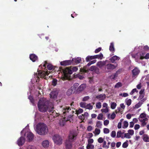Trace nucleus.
<instances>
[{
	"instance_id": "nucleus-1",
	"label": "nucleus",
	"mask_w": 149,
	"mask_h": 149,
	"mask_svg": "<svg viewBox=\"0 0 149 149\" xmlns=\"http://www.w3.org/2000/svg\"><path fill=\"white\" fill-rule=\"evenodd\" d=\"M62 112L63 115L66 116L62 120H60L59 124L61 126H63L65 125L66 122L69 121L70 119L72 118L74 111L71 110L70 107H65L63 109Z\"/></svg>"
},
{
	"instance_id": "nucleus-2",
	"label": "nucleus",
	"mask_w": 149,
	"mask_h": 149,
	"mask_svg": "<svg viewBox=\"0 0 149 149\" xmlns=\"http://www.w3.org/2000/svg\"><path fill=\"white\" fill-rule=\"evenodd\" d=\"M39 110L42 112H45L48 111V102L44 100H40L38 104Z\"/></svg>"
},
{
	"instance_id": "nucleus-3",
	"label": "nucleus",
	"mask_w": 149,
	"mask_h": 149,
	"mask_svg": "<svg viewBox=\"0 0 149 149\" xmlns=\"http://www.w3.org/2000/svg\"><path fill=\"white\" fill-rule=\"evenodd\" d=\"M37 132L39 135H44L48 132L47 127L44 123L39 124L37 125Z\"/></svg>"
},
{
	"instance_id": "nucleus-4",
	"label": "nucleus",
	"mask_w": 149,
	"mask_h": 149,
	"mask_svg": "<svg viewBox=\"0 0 149 149\" xmlns=\"http://www.w3.org/2000/svg\"><path fill=\"white\" fill-rule=\"evenodd\" d=\"M59 69L61 71L63 72L64 79H68L70 78V75L72 73V71L70 68H66L64 69L60 68Z\"/></svg>"
},
{
	"instance_id": "nucleus-5",
	"label": "nucleus",
	"mask_w": 149,
	"mask_h": 149,
	"mask_svg": "<svg viewBox=\"0 0 149 149\" xmlns=\"http://www.w3.org/2000/svg\"><path fill=\"white\" fill-rule=\"evenodd\" d=\"M53 139L54 143L57 145H60L62 143V138L58 134L54 135L53 137Z\"/></svg>"
},
{
	"instance_id": "nucleus-6",
	"label": "nucleus",
	"mask_w": 149,
	"mask_h": 149,
	"mask_svg": "<svg viewBox=\"0 0 149 149\" xmlns=\"http://www.w3.org/2000/svg\"><path fill=\"white\" fill-rule=\"evenodd\" d=\"M116 67L117 66H116L113 64L108 63L106 65L105 69L107 72H109L115 69Z\"/></svg>"
},
{
	"instance_id": "nucleus-7",
	"label": "nucleus",
	"mask_w": 149,
	"mask_h": 149,
	"mask_svg": "<svg viewBox=\"0 0 149 149\" xmlns=\"http://www.w3.org/2000/svg\"><path fill=\"white\" fill-rule=\"evenodd\" d=\"M77 136V134L75 132H71L69 135L68 139L67 140L73 142L74 140H76Z\"/></svg>"
},
{
	"instance_id": "nucleus-8",
	"label": "nucleus",
	"mask_w": 149,
	"mask_h": 149,
	"mask_svg": "<svg viewBox=\"0 0 149 149\" xmlns=\"http://www.w3.org/2000/svg\"><path fill=\"white\" fill-rule=\"evenodd\" d=\"M140 70L139 68L135 67L132 71V77H136L139 74L140 72Z\"/></svg>"
},
{
	"instance_id": "nucleus-9",
	"label": "nucleus",
	"mask_w": 149,
	"mask_h": 149,
	"mask_svg": "<svg viewBox=\"0 0 149 149\" xmlns=\"http://www.w3.org/2000/svg\"><path fill=\"white\" fill-rule=\"evenodd\" d=\"M72 143L68 140H66L65 142V146L66 149H71L72 147Z\"/></svg>"
},
{
	"instance_id": "nucleus-10",
	"label": "nucleus",
	"mask_w": 149,
	"mask_h": 149,
	"mask_svg": "<svg viewBox=\"0 0 149 149\" xmlns=\"http://www.w3.org/2000/svg\"><path fill=\"white\" fill-rule=\"evenodd\" d=\"M25 138L23 136H21L17 141V144L19 146H21L23 145L25 142Z\"/></svg>"
},
{
	"instance_id": "nucleus-11",
	"label": "nucleus",
	"mask_w": 149,
	"mask_h": 149,
	"mask_svg": "<svg viewBox=\"0 0 149 149\" xmlns=\"http://www.w3.org/2000/svg\"><path fill=\"white\" fill-rule=\"evenodd\" d=\"M71 60H65L60 62V64L63 66H67L72 64Z\"/></svg>"
},
{
	"instance_id": "nucleus-12",
	"label": "nucleus",
	"mask_w": 149,
	"mask_h": 149,
	"mask_svg": "<svg viewBox=\"0 0 149 149\" xmlns=\"http://www.w3.org/2000/svg\"><path fill=\"white\" fill-rule=\"evenodd\" d=\"M53 108H52L51 109H49L48 111L50 114L52 115L54 117H56L59 116L58 113H57L55 111H53Z\"/></svg>"
},
{
	"instance_id": "nucleus-13",
	"label": "nucleus",
	"mask_w": 149,
	"mask_h": 149,
	"mask_svg": "<svg viewBox=\"0 0 149 149\" xmlns=\"http://www.w3.org/2000/svg\"><path fill=\"white\" fill-rule=\"evenodd\" d=\"M34 135L31 132H29L27 134V138L28 141L30 142L32 141L33 139Z\"/></svg>"
},
{
	"instance_id": "nucleus-14",
	"label": "nucleus",
	"mask_w": 149,
	"mask_h": 149,
	"mask_svg": "<svg viewBox=\"0 0 149 149\" xmlns=\"http://www.w3.org/2000/svg\"><path fill=\"white\" fill-rule=\"evenodd\" d=\"M29 58L33 62H35L38 59V56L34 54H30Z\"/></svg>"
},
{
	"instance_id": "nucleus-15",
	"label": "nucleus",
	"mask_w": 149,
	"mask_h": 149,
	"mask_svg": "<svg viewBox=\"0 0 149 149\" xmlns=\"http://www.w3.org/2000/svg\"><path fill=\"white\" fill-rule=\"evenodd\" d=\"M58 93L56 91H52L50 94V97L55 99L57 97Z\"/></svg>"
},
{
	"instance_id": "nucleus-16",
	"label": "nucleus",
	"mask_w": 149,
	"mask_h": 149,
	"mask_svg": "<svg viewBox=\"0 0 149 149\" xmlns=\"http://www.w3.org/2000/svg\"><path fill=\"white\" fill-rule=\"evenodd\" d=\"M145 54V53H141L140 54V59L142 60L144 58H145L146 59H148L149 58V53H147L146 56L144 57L143 56H144Z\"/></svg>"
},
{
	"instance_id": "nucleus-17",
	"label": "nucleus",
	"mask_w": 149,
	"mask_h": 149,
	"mask_svg": "<svg viewBox=\"0 0 149 149\" xmlns=\"http://www.w3.org/2000/svg\"><path fill=\"white\" fill-rule=\"evenodd\" d=\"M120 58L118 56L115 55L113 56L109 59V60L111 61L112 63H113L115 61L119 60Z\"/></svg>"
},
{
	"instance_id": "nucleus-18",
	"label": "nucleus",
	"mask_w": 149,
	"mask_h": 149,
	"mask_svg": "<svg viewBox=\"0 0 149 149\" xmlns=\"http://www.w3.org/2000/svg\"><path fill=\"white\" fill-rule=\"evenodd\" d=\"M81 61V58H72L71 61H72V64H74V63H80Z\"/></svg>"
},
{
	"instance_id": "nucleus-19",
	"label": "nucleus",
	"mask_w": 149,
	"mask_h": 149,
	"mask_svg": "<svg viewBox=\"0 0 149 149\" xmlns=\"http://www.w3.org/2000/svg\"><path fill=\"white\" fill-rule=\"evenodd\" d=\"M93 59L98 58L100 59H102L103 57V55L101 53H100L99 54L93 56Z\"/></svg>"
},
{
	"instance_id": "nucleus-20",
	"label": "nucleus",
	"mask_w": 149,
	"mask_h": 149,
	"mask_svg": "<svg viewBox=\"0 0 149 149\" xmlns=\"http://www.w3.org/2000/svg\"><path fill=\"white\" fill-rule=\"evenodd\" d=\"M109 50L110 52H112L113 53L115 52V49L114 47V43L113 42L110 43Z\"/></svg>"
},
{
	"instance_id": "nucleus-21",
	"label": "nucleus",
	"mask_w": 149,
	"mask_h": 149,
	"mask_svg": "<svg viewBox=\"0 0 149 149\" xmlns=\"http://www.w3.org/2000/svg\"><path fill=\"white\" fill-rule=\"evenodd\" d=\"M144 101V99L141 100L137 104L135 105V108L137 109L140 107Z\"/></svg>"
},
{
	"instance_id": "nucleus-22",
	"label": "nucleus",
	"mask_w": 149,
	"mask_h": 149,
	"mask_svg": "<svg viewBox=\"0 0 149 149\" xmlns=\"http://www.w3.org/2000/svg\"><path fill=\"white\" fill-rule=\"evenodd\" d=\"M48 74L47 72L45 71H42L38 73V75L41 77H44L46 75H48Z\"/></svg>"
},
{
	"instance_id": "nucleus-23",
	"label": "nucleus",
	"mask_w": 149,
	"mask_h": 149,
	"mask_svg": "<svg viewBox=\"0 0 149 149\" xmlns=\"http://www.w3.org/2000/svg\"><path fill=\"white\" fill-rule=\"evenodd\" d=\"M43 146L45 148L47 147L49 145V142L47 140H45L43 141L42 143Z\"/></svg>"
},
{
	"instance_id": "nucleus-24",
	"label": "nucleus",
	"mask_w": 149,
	"mask_h": 149,
	"mask_svg": "<svg viewBox=\"0 0 149 149\" xmlns=\"http://www.w3.org/2000/svg\"><path fill=\"white\" fill-rule=\"evenodd\" d=\"M106 95L105 94L103 95L102 94H100L99 95H97L96 97V98L97 99H100L101 100H103L105 98Z\"/></svg>"
},
{
	"instance_id": "nucleus-25",
	"label": "nucleus",
	"mask_w": 149,
	"mask_h": 149,
	"mask_svg": "<svg viewBox=\"0 0 149 149\" xmlns=\"http://www.w3.org/2000/svg\"><path fill=\"white\" fill-rule=\"evenodd\" d=\"M143 140L145 142H149V137L147 134H144L143 136Z\"/></svg>"
},
{
	"instance_id": "nucleus-26",
	"label": "nucleus",
	"mask_w": 149,
	"mask_h": 149,
	"mask_svg": "<svg viewBox=\"0 0 149 149\" xmlns=\"http://www.w3.org/2000/svg\"><path fill=\"white\" fill-rule=\"evenodd\" d=\"M105 64V63L104 62L100 61L98 62L97 63V65L100 68H101Z\"/></svg>"
},
{
	"instance_id": "nucleus-27",
	"label": "nucleus",
	"mask_w": 149,
	"mask_h": 149,
	"mask_svg": "<svg viewBox=\"0 0 149 149\" xmlns=\"http://www.w3.org/2000/svg\"><path fill=\"white\" fill-rule=\"evenodd\" d=\"M86 87L85 84H81L78 88V89L79 91H82Z\"/></svg>"
},
{
	"instance_id": "nucleus-28",
	"label": "nucleus",
	"mask_w": 149,
	"mask_h": 149,
	"mask_svg": "<svg viewBox=\"0 0 149 149\" xmlns=\"http://www.w3.org/2000/svg\"><path fill=\"white\" fill-rule=\"evenodd\" d=\"M123 134V133H122L121 131H119L117 133V138L121 137L122 138H123V136H122V135Z\"/></svg>"
},
{
	"instance_id": "nucleus-29",
	"label": "nucleus",
	"mask_w": 149,
	"mask_h": 149,
	"mask_svg": "<svg viewBox=\"0 0 149 149\" xmlns=\"http://www.w3.org/2000/svg\"><path fill=\"white\" fill-rule=\"evenodd\" d=\"M73 93V91L72 89V88H70L67 91L66 94L68 96H70Z\"/></svg>"
},
{
	"instance_id": "nucleus-30",
	"label": "nucleus",
	"mask_w": 149,
	"mask_h": 149,
	"mask_svg": "<svg viewBox=\"0 0 149 149\" xmlns=\"http://www.w3.org/2000/svg\"><path fill=\"white\" fill-rule=\"evenodd\" d=\"M123 128L124 129L127 128L128 125V122L126 121H124L123 122Z\"/></svg>"
},
{
	"instance_id": "nucleus-31",
	"label": "nucleus",
	"mask_w": 149,
	"mask_h": 149,
	"mask_svg": "<svg viewBox=\"0 0 149 149\" xmlns=\"http://www.w3.org/2000/svg\"><path fill=\"white\" fill-rule=\"evenodd\" d=\"M102 125V122L100 121H98L96 122V126L99 128H101Z\"/></svg>"
},
{
	"instance_id": "nucleus-32",
	"label": "nucleus",
	"mask_w": 149,
	"mask_h": 149,
	"mask_svg": "<svg viewBox=\"0 0 149 149\" xmlns=\"http://www.w3.org/2000/svg\"><path fill=\"white\" fill-rule=\"evenodd\" d=\"M93 56H88L86 58V60L87 62L93 59Z\"/></svg>"
},
{
	"instance_id": "nucleus-33",
	"label": "nucleus",
	"mask_w": 149,
	"mask_h": 149,
	"mask_svg": "<svg viewBox=\"0 0 149 149\" xmlns=\"http://www.w3.org/2000/svg\"><path fill=\"white\" fill-rule=\"evenodd\" d=\"M87 149H93L94 146L92 144H88L86 146Z\"/></svg>"
},
{
	"instance_id": "nucleus-34",
	"label": "nucleus",
	"mask_w": 149,
	"mask_h": 149,
	"mask_svg": "<svg viewBox=\"0 0 149 149\" xmlns=\"http://www.w3.org/2000/svg\"><path fill=\"white\" fill-rule=\"evenodd\" d=\"M100 129L97 128H95V131L94 132V133L96 135H98L100 134Z\"/></svg>"
},
{
	"instance_id": "nucleus-35",
	"label": "nucleus",
	"mask_w": 149,
	"mask_h": 149,
	"mask_svg": "<svg viewBox=\"0 0 149 149\" xmlns=\"http://www.w3.org/2000/svg\"><path fill=\"white\" fill-rule=\"evenodd\" d=\"M122 85L121 83L119 82L116 83L115 86V88H119L120 87H121L122 86Z\"/></svg>"
},
{
	"instance_id": "nucleus-36",
	"label": "nucleus",
	"mask_w": 149,
	"mask_h": 149,
	"mask_svg": "<svg viewBox=\"0 0 149 149\" xmlns=\"http://www.w3.org/2000/svg\"><path fill=\"white\" fill-rule=\"evenodd\" d=\"M86 109L91 110L93 109V107L92 105H91L90 104H86Z\"/></svg>"
},
{
	"instance_id": "nucleus-37",
	"label": "nucleus",
	"mask_w": 149,
	"mask_h": 149,
	"mask_svg": "<svg viewBox=\"0 0 149 149\" xmlns=\"http://www.w3.org/2000/svg\"><path fill=\"white\" fill-rule=\"evenodd\" d=\"M116 106V104L114 102H112L111 104V108L112 109H114L115 108Z\"/></svg>"
},
{
	"instance_id": "nucleus-38",
	"label": "nucleus",
	"mask_w": 149,
	"mask_h": 149,
	"mask_svg": "<svg viewBox=\"0 0 149 149\" xmlns=\"http://www.w3.org/2000/svg\"><path fill=\"white\" fill-rule=\"evenodd\" d=\"M80 106L82 108H86V102H81L80 104Z\"/></svg>"
},
{
	"instance_id": "nucleus-39",
	"label": "nucleus",
	"mask_w": 149,
	"mask_h": 149,
	"mask_svg": "<svg viewBox=\"0 0 149 149\" xmlns=\"http://www.w3.org/2000/svg\"><path fill=\"white\" fill-rule=\"evenodd\" d=\"M124 138L125 137L126 138L130 139L131 138L130 135L128 133H125L124 134V136L123 137Z\"/></svg>"
},
{
	"instance_id": "nucleus-40",
	"label": "nucleus",
	"mask_w": 149,
	"mask_h": 149,
	"mask_svg": "<svg viewBox=\"0 0 149 149\" xmlns=\"http://www.w3.org/2000/svg\"><path fill=\"white\" fill-rule=\"evenodd\" d=\"M57 83V80L56 79H54L53 80L52 84L54 86H55Z\"/></svg>"
},
{
	"instance_id": "nucleus-41",
	"label": "nucleus",
	"mask_w": 149,
	"mask_h": 149,
	"mask_svg": "<svg viewBox=\"0 0 149 149\" xmlns=\"http://www.w3.org/2000/svg\"><path fill=\"white\" fill-rule=\"evenodd\" d=\"M47 67L49 70H52L53 69V66L51 64H48L47 65Z\"/></svg>"
},
{
	"instance_id": "nucleus-42",
	"label": "nucleus",
	"mask_w": 149,
	"mask_h": 149,
	"mask_svg": "<svg viewBox=\"0 0 149 149\" xmlns=\"http://www.w3.org/2000/svg\"><path fill=\"white\" fill-rule=\"evenodd\" d=\"M103 118V114L102 113H100L99 114L97 117V119L98 120H102Z\"/></svg>"
},
{
	"instance_id": "nucleus-43",
	"label": "nucleus",
	"mask_w": 149,
	"mask_h": 149,
	"mask_svg": "<svg viewBox=\"0 0 149 149\" xmlns=\"http://www.w3.org/2000/svg\"><path fill=\"white\" fill-rule=\"evenodd\" d=\"M103 132L104 134H108L109 133V130L107 128H104L103 129Z\"/></svg>"
},
{
	"instance_id": "nucleus-44",
	"label": "nucleus",
	"mask_w": 149,
	"mask_h": 149,
	"mask_svg": "<svg viewBox=\"0 0 149 149\" xmlns=\"http://www.w3.org/2000/svg\"><path fill=\"white\" fill-rule=\"evenodd\" d=\"M107 142L106 141H103V143L102 147L103 148H109V145H107L106 144Z\"/></svg>"
},
{
	"instance_id": "nucleus-45",
	"label": "nucleus",
	"mask_w": 149,
	"mask_h": 149,
	"mask_svg": "<svg viewBox=\"0 0 149 149\" xmlns=\"http://www.w3.org/2000/svg\"><path fill=\"white\" fill-rule=\"evenodd\" d=\"M96 107L97 108L100 109L101 107V104L100 102L97 103L96 105Z\"/></svg>"
},
{
	"instance_id": "nucleus-46",
	"label": "nucleus",
	"mask_w": 149,
	"mask_h": 149,
	"mask_svg": "<svg viewBox=\"0 0 149 149\" xmlns=\"http://www.w3.org/2000/svg\"><path fill=\"white\" fill-rule=\"evenodd\" d=\"M88 116V113L87 112H85L84 114H82V117L83 119H84L85 118H87Z\"/></svg>"
},
{
	"instance_id": "nucleus-47",
	"label": "nucleus",
	"mask_w": 149,
	"mask_h": 149,
	"mask_svg": "<svg viewBox=\"0 0 149 149\" xmlns=\"http://www.w3.org/2000/svg\"><path fill=\"white\" fill-rule=\"evenodd\" d=\"M101 111L103 113H107L108 111V108L107 107L105 109H102L101 110Z\"/></svg>"
},
{
	"instance_id": "nucleus-48",
	"label": "nucleus",
	"mask_w": 149,
	"mask_h": 149,
	"mask_svg": "<svg viewBox=\"0 0 149 149\" xmlns=\"http://www.w3.org/2000/svg\"><path fill=\"white\" fill-rule=\"evenodd\" d=\"M140 121L142 123L141 125L142 126H145L147 124V123L146 122V121L143 120L142 119L140 120Z\"/></svg>"
},
{
	"instance_id": "nucleus-49",
	"label": "nucleus",
	"mask_w": 149,
	"mask_h": 149,
	"mask_svg": "<svg viewBox=\"0 0 149 149\" xmlns=\"http://www.w3.org/2000/svg\"><path fill=\"white\" fill-rule=\"evenodd\" d=\"M132 102V100L131 99H129L126 101V104L128 106H130Z\"/></svg>"
},
{
	"instance_id": "nucleus-50",
	"label": "nucleus",
	"mask_w": 149,
	"mask_h": 149,
	"mask_svg": "<svg viewBox=\"0 0 149 149\" xmlns=\"http://www.w3.org/2000/svg\"><path fill=\"white\" fill-rule=\"evenodd\" d=\"M116 135V132L115 131L113 130V131L111 134V136L112 137H114Z\"/></svg>"
},
{
	"instance_id": "nucleus-51",
	"label": "nucleus",
	"mask_w": 149,
	"mask_h": 149,
	"mask_svg": "<svg viewBox=\"0 0 149 149\" xmlns=\"http://www.w3.org/2000/svg\"><path fill=\"white\" fill-rule=\"evenodd\" d=\"M128 132L130 135H132L134 134V131L132 130H128Z\"/></svg>"
},
{
	"instance_id": "nucleus-52",
	"label": "nucleus",
	"mask_w": 149,
	"mask_h": 149,
	"mask_svg": "<svg viewBox=\"0 0 149 149\" xmlns=\"http://www.w3.org/2000/svg\"><path fill=\"white\" fill-rule=\"evenodd\" d=\"M128 143L127 142H125L123 143L122 147L123 148H127L128 147Z\"/></svg>"
},
{
	"instance_id": "nucleus-53",
	"label": "nucleus",
	"mask_w": 149,
	"mask_h": 149,
	"mask_svg": "<svg viewBox=\"0 0 149 149\" xmlns=\"http://www.w3.org/2000/svg\"><path fill=\"white\" fill-rule=\"evenodd\" d=\"M89 98L90 97L88 96H85L83 98L82 101H86L88 100Z\"/></svg>"
},
{
	"instance_id": "nucleus-54",
	"label": "nucleus",
	"mask_w": 149,
	"mask_h": 149,
	"mask_svg": "<svg viewBox=\"0 0 149 149\" xmlns=\"http://www.w3.org/2000/svg\"><path fill=\"white\" fill-rule=\"evenodd\" d=\"M104 141V139L102 137H100L98 139V141L99 143H102Z\"/></svg>"
},
{
	"instance_id": "nucleus-55",
	"label": "nucleus",
	"mask_w": 149,
	"mask_h": 149,
	"mask_svg": "<svg viewBox=\"0 0 149 149\" xmlns=\"http://www.w3.org/2000/svg\"><path fill=\"white\" fill-rule=\"evenodd\" d=\"M119 95L120 96H122L124 97H126L128 96V95L127 93H123V94L121 93V94H120Z\"/></svg>"
},
{
	"instance_id": "nucleus-56",
	"label": "nucleus",
	"mask_w": 149,
	"mask_h": 149,
	"mask_svg": "<svg viewBox=\"0 0 149 149\" xmlns=\"http://www.w3.org/2000/svg\"><path fill=\"white\" fill-rule=\"evenodd\" d=\"M144 94H142V95L140 94V95L139 96L138 99V100H141L143 98V97H144Z\"/></svg>"
},
{
	"instance_id": "nucleus-57",
	"label": "nucleus",
	"mask_w": 149,
	"mask_h": 149,
	"mask_svg": "<svg viewBox=\"0 0 149 149\" xmlns=\"http://www.w3.org/2000/svg\"><path fill=\"white\" fill-rule=\"evenodd\" d=\"M146 117V114L144 113H142L140 116V117L141 118H143Z\"/></svg>"
},
{
	"instance_id": "nucleus-58",
	"label": "nucleus",
	"mask_w": 149,
	"mask_h": 149,
	"mask_svg": "<svg viewBox=\"0 0 149 149\" xmlns=\"http://www.w3.org/2000/svg\"><path fill=\"white\" fill-rule=\"evenodd\" d=\"M99 71H100L99 69L96 67V68H95V69L94 71V72L95 73H96L97 74H98L100 73Z\"/></svg>"
},
{
	"instance_id": "nucleus-59",
	"label": "nucleus",
	"mask_w": 149,
	"mask_h": 149,
	"mask_svg": "<svg viewBox=\"0 0 149 149\" xmlns=\"http://www.w3.org/2000/svg\"><path fill=\"white\" fill-rule=\"evenodd\" d=\"M123 71V69L122 68H120L116 72L118 74H120L121 72Z\"/></svg>"
},
{
	"instance_id": "nucleus-60",
	"label": "nucleus",
	"mask_w": 149,
	"mask_h": 149,
	"mask_svg": "<svg viewBox=\"0 0 149 149\" xmlns=\"http://www.w3.org/2000/svg\"><path fill=\"white\" fill-rule=\"evenodd\" d=\"M109 120H106L104 121V125L106 126L109 124Z\"/></svg>"
},
{
	"instance_id": "nucleus-61",
	"label": "nucleus",
	"mask_w": 149,
	"mask_h": 149,
	"mask_svg": "<svg viewBox=\"0 0 149 149\" xmlns=\"http://www.w3.org/2000/svg\"><path fill=\"white\" fill-rule=\"evenodd\" d=\"M93 142V140L92 139H89L88 140V144H91Z\"/></svg>"
},
{
	"instance_id": "nucleus-62",
	"label": "nucleus",
	"mask_w": 149,
	"mask_h": 149,
	"mask_svg": "<svg viewBox=\"0 0 149 149\" xmlns=\"http://www.w3.org/2000/svg\"><path fill=\"white\" fill-rule=\"evenodd\" d=\"M101 47H99L97 49H95V53H97L100 52L101 50Z\"/></svg>"
},
{
	"instance_id": "nucleus-63",
	"label": "nucleus",
	"mask_w": 149,
	"mask_h": 149,
	"mask_svg": "<svg viewBox=\"0 0 149 149\" xmlns=\"http://www.w3.org/2000/svg\"><path fill=\"white\" fill-rule=\"evenodd\" d=\"M140 125L139 124H136L134 127V128L135 130H137L139 128Z\"/></svg>"
},
{
	"instance_id": "nucleus-64",
	"label": "nucleus",
	"mask_w": 149,
	"mask_h": 149,
	"mask_svg": "<svg viewBox=\"0 0 149 149\" xmlns=\"http://www.w3.org/2000/svg\"><path fill=\"white\" fill-rule=\"evenodd\" d=\"M83 110L82 109H79L77 111V114H78L83 112Z\"/></svg>"
}]
</instances>
